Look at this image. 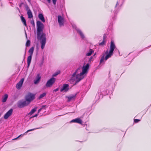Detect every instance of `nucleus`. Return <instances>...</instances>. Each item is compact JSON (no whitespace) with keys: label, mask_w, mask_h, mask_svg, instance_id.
Here are the masks:
<instances>
[{"label":"nucleus","mask_w":151,"mask_h":151,"mask_svg":"<svg viewBox=\"0 0 151 151\" xmlns=\"http://www.w3.org/2000/svg\"><path fill=\"white\" fill-rule=\"evenodd\" d=\"M89 65L87 64L85 66H83L82 68V71L79 74H77L81 71V67L78 68L73 74L70 80V81L71 83L75 82L74 85L80 81L84 77L83 75L87 72V70L88 69Z\"/></svg>","instance_id":"f257e3e1"},{"label":"nucleus","mask_w":151,"mask_h":151,"mask_svg":"<svg viewBox=\"0 0 151 151\" xmlns=\"http://www.w3.org/2000/svg\"><path fill=\"white\" fill-rule=\"evenodd\" d=\"M37 38L41 40V48L42 49H43L46 42V35L43 32L44 25L40 21H38L37 22Z\"/></svg>","instance_id":"f03ea898"},{"label":"nucleus","mask_w":151,"mask_h":151,"mask_svg":"<svg viewBox=\"0 0 151 151\" xmlns=\"http://www.w3.org/2000/svg\"><path fill=\"white\" fill-rule=\"evenodd\" d=\"M113 52V42L112 41L111 42V44L110 47V50L109 51L107 50L103 54V56L101 57L100 64H104V60H106L108 58L111 57L112 55Z\"/></svg>","instance_id":"7ed1b4c3"},{"label":"nucleus","mask_w":151,"mask_h":151,"mask_svg":"<svg viewBox=\"0 0 151 151\" xmlns=\"http://www.w3.org/2000/svg\"><path fill=\"white\" fill-rule=\"evenodd\" d=\"M35 99V95L31 93H28L26 96L25 99L29 104Z\"/></svg>","instance_id":"20e7f679"},{"label":"nucleus","mask_w":151,"mask_h":151,"mask_svg":"<svg viewBox=\"0 0 151 151\" xmlns=\"http://www.w3.org/2000/svg\"><path fill=\"white\" fill-rule=\"evenodd\" d=\"M29 104V103H28L26 100L24 101H20L18 102L17 106L19 108H21L27 106Z\"/></svg>","instance_id":"39448f33"},{"label":"nucleus","mask_w":151,"mask_h":151,"mask_svg":"<svg viewBox=\"0 0 151 151\" xmlns=\"http://www.w3.org/2000/svg\"><path fill=\"white\" fill-rule=\"evenodd\" d=\"M55 78L54 77H52L47 82L46 84V87H51L55 82Z\"/></svg>","instance_id":"423d86ee"},{"label":"nucleus","mask_w":151,"mask_h":151,"mask_svg":"<svg viewBox=\"0 0 151 151\" xmlns=\"http://www.w3.org/2000/svg\"><path fill=\"white\" fill-rule=\"evenodd\" d=\"M58 22L59 23L60 26H63L64 24V18L60 15L58 16Z\"/></svg>","instance_id":"0eeeda50"},{"label":"nucleus","mask_w":151,"mask_h":151,"mask_svg":"<svg viewBox=\"0 0 151 151\" xmlns=\"http://www.w3.org/2000/svg\"><path fill=\"white\" fill-rule=\"evenodd\" d=\"M123 3V0H118L115 7V8L119 9Z\"/></svg>","instance_id":"6e6552de"},{"label":"nucleus","mask_w":151,"mask_h":151,"mask_svg":"<svg viewBox=\"0 0 151 151\" xmlns=\"http://www.w3.org/2000/svg\"><path fill=\"white\" fill-rule=\"evenodd\" d=\"M69 85L67 84H63L62 88L60 89V91L62 92L64 91L65 92L67 91L69 89Z\"/></svg>","instance_id":"1a4fd4ad"},{"label":"nucleus","mask_w":151,"mask_h":151,"mask_svg":"<svg viewBox=\"0 0 151 151\" xmlns=\"http://www.w3.org/2000/svg\"><path fill=\"white\" fill-rule=\"evenodd\" d=\"M13 110L12 109H10L6 114L4 115V118L5 119H7L9 116H10L12 114Z\"/></svg>","instance_id":"9d476101"},{"label":"nucleus","mask_w":151,"mask_h":151,"mask_svg":"<svg viewBox=\"0 0 151 151\" xmlns=\"http://www.w3.org/2000/svg\"><path fill=\"white\" fill-rule=\"evenodd\" d=\"M24 80V78L21 79L20 81L17 84L16 87L17 89H20L22 86Z\"/></svg>","instance_id":"9b49d317"},{"label":"nucleus","mask_w":151,"mask_h":151,"mask_svg":"<svg viewBox=\"0 0 151 151\" xmlns=\"http://www.w3.org/2000/svg\"><path fill=\"white\" fill-rule=\"evenodd\" d=\"M26 10L27 11V14L29 18H31L33 17L32 12L29 7L27 6L26 7Z\"/></svg>","instance_id":"f8f14e48"},{"label":"nucleus","mask_w":151,"mask_h":151,"mask_svg":"<svg viewBox=\"0 0 151 151\" xmlns=\"http://www.w3.org/2000/svg\"><path fill=\"white\" fill-rule=\"evenodd\" d=\"M76 94L72 95L67 97L68 98V101L70 102L72 100H74L76 98Z\"/></svg>","instance_id":"ddd939ff"},{"label":"nucleus","mask_w":151,"mask_h":151,"mask_svg":"<svg viewBox=\"0 0 151 151\" xmlns=\"http://www.w3.org/2000/svg\"><path fill=\"white\" fill-rule=\"evenodd\" d=\"M41 79V77L39 74H38L36 77V79L34 80V83L37 84L39 83Z\"/></svg>","instance_id":"4468645a"},{"label":"nucleus","mask_w":151,"mask_h":151,"mask_svg":"<svg viewBox=\"0 0 151 151\" xmlns=\"http://www.w3.org/2000/svg\"><path fill=\"white\" fill-rule=\"evenodd\" d=\"M71 122H76L79 124H81L82 123V121L79 118H77L75 119H73L71 121Z\"/></svg>","instance_id":"2eb2a0df"},{"label":"nucleus","mask_w":151,"mask_h":151,"mask_svg":"<svg viewBox=\"0 0 151 151\" xmlns=\"http://www.w3.org/2000/svg\"><path fill=\"white\" fill-rule=\"evenodd\" d=\"M32 56L29 55V56L27 59V67L28 68L30 65Z\"/></svg>","instance_id":"dca6fc26"},{"label":"nucleus","mask_w":151,"mask_h":151,"mask_svg":"<svg viewBox=\"0 0 151 151\" xmlns=\"http://www.w3.org/2000/svg\"><path fill=\"white\" fill-rule=\"evenodd\" d=\"M38 17L39 19L43 22H45V20L43 14H39L38 15Z\"/></svg>","instance_id":"f3484780"},{"label":"nucleus","mask_w":151,"mask_h":151,"mask_svg":"<svg viewBox=\"0 0 151 151\" xmlns=\"http://www.w3.org/2000/svg\"><path fill=\"white\" fill-rule=\"evenodd\" d=\"M116 55H118L119 54V50L115 47V46L114 44V54Z\"/></svg>","instance_id":"a211bd4d"},{"label":"nucleus","mask_w":151,"mask_h":151,"mask_svg":"<svg viewBox=\"0 0 151 151\" xmlns=\"http://www.w3.org/2000/svg\"><path fill=\"white\" fill-rule=\"evenodd\" d=\"M37 107H35L34 109H32L30 112L28 114L29 115H32L37 111Z\"/></svg>","instance_id":"6ab92c4d"},{"label":"nucleus","mask_w":151,"mask_h":151,"mask_svg":"<svg viewBox=\"0 0 151 151\" xmlns=\"http://www.w3.org/2000/svg\"><path fill=\"white\" fill-rule=\"evenodd\" d=\"M21 19L22 22L24 24L25 26H27V24L25 18L22 16H21Z\"/></svg>","instance_id":"aec40b11"},{"label":"nucleus","mask_w":151,"mask_h":151,"mask_svg":"<svg viewBox=\"0 0 151 151\" xmlns=\"http://www.w3.org/2000/svg\"><path fill=\"white\" fill-rule=\"evenodd\" d=\"M8 96L7 94H5L2 98V101L3 102H6L8 98Z\"/></svg>","instance_id":"412c9836"},{"label":"nucleus","mask_w":151,"mask_h":151,"mask_svg":"<svg viewBox=\"0 0 151 151\" xmlns=\"http://www.w3.org/2000/svg\"><path fill=\"white\" fill-rule=\"evenodd\" d=\"M34 50V47H31L29 50V52L30 54V55L32 56Z\"/></svg>","instance_id":"4be33fe9"},{"label":"nucleus","mask_w":151,"mask_h":151,"mask_svg":"<svg viewBox=\"0 0 151 151\" xmlns=\"http://www.w3.org/2000/svg\"><path fill=\"white\" fill-rule=\"evenodd\" d=\"M77 31L81 37L82 38H83L84 37V35L82 32L79 29H77Z\"/></svg>","instance_id":"5701e85b"},{"label":"nucleus","mask_w":151,"mask_h":151,"mask_svg":"<svg viewBox=\"0 0 151 151\" xmlns=\"http://www.w3.org/2000/svg\"><path fill=\"white\" fill-rule=\"evenodd\" d=\"M93 52V51L91 49L89 50V52L86 54V55L87 56H89L92 54Z\"/></svg>","instance_id":"b1692460"},{"label":"nucleus","mask_w":151,"mask_h":151,"mask_svg":"<svg viewBox=\"0 0 151 151\" xmlns=\"http://www.w3.org/2000/svg\"><path fill=\"white\" fill-rule=\"evenodd\" d=\"M46 93H42V94H41L40 96L38 98L39 99H40L42 98L43 97H44V96H46Z\"/></svg>","instance_id":"393cba45"},{"label":"nucleus","mask_w":151,"mask_h":151,"mask_svg":"<svg viewBox=\"0 0 151 151\" xmlns=\"http://www.w3.org/2000/svg\"><path fill=\"white\" fill-rule=\"evenodd\" d=\"M105 38V36H103L104 40L102 42H101L99 44V45H103L105 44V41L104 40Z\"/></svg>","instance_id":"a878e982"},{"label":"nucleus","mask_w":151,"mask_h":151,"mask_svg":"<svg viewBox=\"0 0 151 151\" xmlns=\"http://www.w3.org/2000/svg\"><path fill=\"white\" fill-rule=\"evenodd\" d=\"M45 106H42L41 107V108L40 109H39L38 111V113H39L41 110L42 109H45Z\"/></svg>","instance_id":"bb28decb"},{"label":"nucleus","mask_w":151,"mask_h":151,"mask_svg":"<svg viewBox=\"0 0 151 151\" xmlns=\"http://www.w3.org/2000/svg\"><path fill=\"white\" fill-rule=\"evenodd\" d=\"M30 41L29 40H28L27 41L26 44V47H29L30 46Z\"/></svg>","instance_id":"cd10ccee"},{"label":"nucleus","mask_w":151,"mask_h":151,"mask_svg":"<svg viewBox=\"0 0 151 151\" xmlns=\"http://www.w3.org/2000/svg\"><path fill=\"white\" fill-rule=\"evenodd\" d=\"M40 128H37L36 129H29V130H28L27 132H26L24 134H25V133H27L28 132H29V131H32L35 129H40Z\"/></svg>","instance_id":"c85d7f7f"},{"label":"nucleus","mask_w":151,"mask_h":151,"mask_svg":"<svg viewBox=\"0 0 151 151\" xmlns=\"http://www.w3.org/2000/svg\"><path fill=\"white\" fill-rule=\"evenodd\" d=\"M140 121V120L137 119H134V122L135 123H137Z\"/></svg>","instance_id":"c756f323"},{"label":"nucleus","mask_w":151,"mask_h":151,"mask_svg":"<svg viewBox=\"0 0 151 151\" xmlns=\"http://www.w3.org/2000/svg\"><path fill=\"white\" fill-rule=\"evenodd\" d=\"M60 73V72H57L54 74H53L52 75L53 76H57L59 73Z\"/></svg>","instance_id":"7c9ffc66"},{"label":"nucleus","mask_w":151,"mask_h":151,"mask_svg":"<svg viewBox=\"0 0 151 151\" xmlns=\"http://www.w3.org/2000/svg\"><path fill=\"white\" fill-rule=\"evenodd\" d=\"M39 113H38L37 114H36L35 115H34L33 116L31 117L30 118H33V117H37L38 115V114Z\"/></svg>","instance_id":"2f4dec72"},{"label":"nucleus","mask_w":151,"mask_h":151,"mask_svg":"<svg viewBox=\"0 0 151 151\" xmlns=\"http://www.w3.org/2000/svg\"><path fill=\"white\" fill-rule=\"evenodd\" d=\"M53 1V3L54 4H55L57 0H52Z\"/></svg>","instance_id":"473e14b6"},{"label":"nucleus","mask_w":151,"mask_h":151,"mask_svg":"<svg viewBox=\"0 0 151 151\" xmlns=\"http://www.w3.org/2000/svg\"><path fill=\"white\" fill-rule=\"evenodd\" d=\"M31 24L33 25V26H35V23H34V21L33 20V21H31Z\"/></svg>","instance_id":"72a5a7b5"},{"label":"nucleus","mask_w":151,"mask_h":151,"mask_svg":"<svg viewBox=\"0 0 151 151\" xmlns=\"http://www.w3.org/2000/svg\"><path fill=\"white\" fill-rule=\"evenodd\" d=\"M22 135V134H21L19 136H18L16 138L14 139H16L18 138H19L20 136H21Z\"/></svg>","instance_id":"f704fd0d"},{"label":"nucleus","mask_w":151,"mask_h":151,"mask_svg":"<svg viewBox=\"0 0 151 151\" xmlns=\"http://www.w3.org/2000/svg\"><path fill=\"white\" fill-rule=\"evenodd\" d=\"M47 2L49 3H50L51 2V0H47Z\"/></svg>","instance_id":"c9c22d12"},{"label":"nucleus","mask_w":151,"mask_h":151,"mask_svg":"<svg viewBox=\"0 0 151 151\" xmlns=\"http://www.w3.org/2000/svg\"><path fill=\"white\" fill-rule=\"evenodd\" d=\"M58 91V89H55L54 91Z\"/></svg>","instance_id":"e433bc0d"},{"label":"nucleus","mask_w":151,"mask_h":151,"mask_svg":"<svg viewBox=\"0 0 151 151\" xmlns=\"http://www.w3.org/2000/svg\"><path fill=\"white\" fill-rule=\"evenodd\" d=\"M25 34H26V37H27V35L26 33H25Z\"/></svg>","instance_id":"4c0bfd02"}]
</instances>
